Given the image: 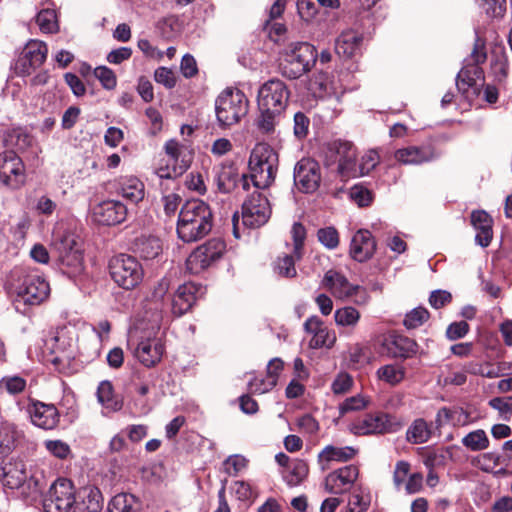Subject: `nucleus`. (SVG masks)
<instances>
[{"label": "nucleus", "instance_id": "nucleus-44", "mask_svg": "<svg viewBox=\"0 0 512 512\" xmlns=\"http://www.w3.org/2000/svg\"><path fill=\"white\" fill-rule=\"evenodd\" d=\"M489 439L483 429H477L462 438V444L471 451H481L489 446Z\"/></svg>", "mask_w": 512, "mask_h": 512}, {"label": "nucleus", "instance_id": "nucleus-46", "mask_svg": "<svg viewBox=\"0 0 512 512\" xmlns=\"http://www.w3.org/2000/svg\"><path fill=\"white\" fill-rule=\"evenodd\" d=\"M334 319L338 326L354 327L360 319V313L356 308L346 306L335 311Z\"/></svg>", "mask_w": 512, "mask_h": 512}, {"label": "nucleus", "instance_id": "nucleus-38", "mask_svg": "<svg viewBox=\"0 0 512 512\" xmlns=\"http://www.w3.org/2000/svg\"><path fill=\"white\" fill-rule=\"evenodd\" d=\"M432 435L431 425L423 418L415 419L406 432V439L412 444L426 443Z\"/></svg>", "mask_w": 512, "mask_h": 512}, {"label": "nucleus", "instance_id": "nucleus-60", "mask_svg": "<svg viewBox=\"0 0 512 512\" xmlns=\"http://www.w3.org/2000/svg\"><path fill=\"white\" fill-rule=\"evenodd\" d=\"M336 341L335 333L323 327L311 340L314 348L327 347L330 348Z\"/></svg>", "mask_w": 512, "mask_h": 512}, {"label": "nucleus", "instance_id": "nucleus-47", "mask_svg": "<svg viewBox=\"0 0 512 512\" xmlns=\"http://www.w3.org/2000/svg\"><path fill=\"white\" fill-rule=\"evenodd\" d=\"M296 260L298 259L296 258L294 251H292L291 254H285L284 256L278 257L274 266L275 272L282 277H295L297 273L295 268Z\"/></svg>", "mask_w": 512, "mask_h": 512}, {"label": "nucleus", "instance_id": "nucleus-22", "mask_svg": "<svg viewBox=\"0 0 512 512\" xmlns=\"http://www.w3.org/2000/svg\"><path fill=\"white\" fill-rule=\"evenodd\" d=\"M417 347L413 339L392 334L384 338L381 352L393 358H409L416 354Z\"/></svg>", "mask_w": 512, "mask_h": 512}, {"label": "nucleus", "instance_id": "nucleus-31", "mask_svg": "<svg viewBox=\"0 0 512 512\" xmlns=\"http://www.w3.org/2000/svg\"><path fill=\"white\" fill-rule=\"evenodd\" d=\"M363 37L354 30L343 31L335 42L336 53L344 58L355 56L361 49Z\"/></svg>", "mask_w": 512, "mask_h": 512}, {"label": "nucleus", "instance_id": "nucleus-37", "mask_svg": "<svg viewBox=\"0 0 512 512\" xmlns=\"http://www.w3.org/2000/svg\"><path fill=\"white\" fill-rule=\"evenodd\" d=\"M259 115L255 120V125L258 131L262 134H272L278 125L283 112L268 109L258 108Z\"/></svg>", "mask_w": 512, "mask_h": 512}, {"label": "nucleus", "instance_id": "nucleus-52", "mask_svg": "<svg viewBox=\"0 0 512 512\" xmlns=\"http://www.w3.org/2000/svg\"><path fill=\"white\" fill-rule=\"evenodd\" d=\"M237 175L230 168H222L217 174L216 183L219 191L229 193L236 185Z\"/></svg>", "mask_w": 512, "mask_h": 512}, {"label": "nucleus", "instance_id": "nucleus-41", "mask_svg": "<svg viewBox=\"0 0 512 512\" xmlns=\"http://www.w3.org/2000/svg\"><path fill=\"white\" fill-rule=\"evenodd\" d=\"M102 498L98 489H90L87 495L74 502L72 512H100Z\"/></svg>", "mask_w": 512, "mask_h": 512}, {"label": "nucleus", "instance_id": "nucleus-53", "mask_svg": "<svg viewBox=\"0 0 512 512\" xmlns=\"http://www.w3.org/2000/svg\"><path fill=\"white\" fill-rule=\"evenodd\" d=\"M291 234L294 254L297 259H301L302 249L306 238V229L301 223L295 222L292 226Z\"/></svg>", "mask_w": 512, "mask_h": 512}, {"label": "nucleus", "instance_id": "nucleus-59", "mask_svg": "<svg viewBox=\"0 0 512 512\" xmlns=\"http://www.w3.org/2000/svg\"><path fill=\"white\" fill-rule=\"evenodd\" d=\"M350 198L360 207L370 205L372 202V193L362 185H354L350 189Z\"/></svg>", "mask_w": 512, "mask_h": 512}, {"label": "nucleus", "instance_id": "nucleus-36", "mask_svg": "<svg viewBox=\"0 0 512 512\" xmlns=\"http://www.w3.org/2000/svg\"><path fill=\"white\" fill-rule=\"evenodd\" d=\"M308 474L309 466L302 459H293L291 464L281 471L282 478L289 487L300 485L307 478Z\"/></svg>", "mask_w": 512, "mask_h": 512}, {"label": "nucleus", "instance_id": "nucleus-51", "mask_svg": "<svg viewBox=\"0 0 512 512\" xmlns=\"http://www.w3.org/2000/svg\"><path fill=\"white\" fill-rule=\"evenodd\" d=\"M429 316L430 314L426 308L417 307L406 314L403 323L408 329H415L426 322Z\"/></svg>", "mask_w": 512, "mask_h": 512}, {"label": "nucleus", "instance_id": "nucleus-61", "mask_svg": "<svg viewBox=\"0 0 512 512\" xmlns=\"http://www.w3.org/2000/svg\"><path fill=\"white\" fill-rule=\"evenodd\" d=\"M275 380L273 378H253L249 381L248 387L251 393L264 394L269 392L275 387Z\"/></svg>", "mask_w": 512, "mask_h": 512}, {"label": "nucleus", "instance_id": "nucleus-3", "mask_svg": "<svg viewBox=\"0 0 512 512\" xmlns=\"http://www.w3.org/2000/svg\"><path fill=\"white\" fill-rule=\"evenodd\" d=\"M317 58V50L312 44L290 43L280 53L279 71L287 79H298L314 67Z\"/></svg>", "mask_w": 512, "mask_h": 512}, {"label": "nucleus", "instance_id": "nucleus-7", "mask_svg": "<svg viewBox=\"0 0 512 512\" xmlns=\"http://www.w3.org/2000/svg\"><path fill=\"white\" fill-rule=\"evenodd\" d=\"M109 270L114 282L124 289H133L143 278V269L140 263L134 257L126 254L113 257L109 264Z\"/></svg>", "mask_w": 512, "mask_h": 512}, {"label": "nucleus", "instance_id": "nucleus-32", "mask_svg": "<svg viewBox=\"0 0 512 512\" xmlns=\"http://www.w3.org/2000/svg\"><path fill=\"white\" fill-rule=\"evenodd\" d=\"M470 423V413L461 407H442L435 417L436 428L450 424L453 427H464Z\"/></svg>", "mask_w": 512, "mask_h": 512}, {"label": "nucleus", "instance_id": "nucleus-20", "mask_svg": "<svg viewBox=\"0 0 512 512\" xmlns=\"http://www.w3.org/2000/svg\"><path fill=\"white\" fill-rule=\"evenodd\" d=\"M338 161V173L343 178H350L357 175L356 171V148L348 141H335L330 146Z\"/></svg>", "mask_w": 512, "mask_h": 512}, {"label": "nucleus", "instance_id": "nucleus-58", "mask_svg": "<svg viewBox=\"0 0 512 512\" xmlns=\"http://www.w3.org/2000/svg\"><path fill=\"white\" fill-rule=\"evenodd\" d=\"M489 406L497 410L505 420L512 415V396L495 397L489 401Z\"/></svg>", "mask_w": 512, "mask_h": 512}, {"label": "nucleus", "instance_id": "nucleus-24", "mask_svg": "<svg viewBox=\"0 0 512 512\" xmlns=\"http://www.w3.org/2000/svg\"><path fill=\"white\" fill-rule=\"evenodd\" d=\"M322 285L338 299L350 298L360 289V286L351 284L344 275L335 270H328L325 273Z\"/></svg>", "mask_w": 512, "mask_h": 512}, {"label": "nucleus", "instance_id": "nucleus-16", "mask_svg": "<svg viewBox=\"0 0 512 512\" xmlns=\"http://www.w3.org/2000/svg\"><path fill=\"white\" fill-rule=\"evenodd\" d=\"M294 181L299 190L305 193L316 191L321 182L319 164L311 158H302L294 168Z\"/></svg>", "mask_w": 512, "mask_h": 512}, {"label": "nucleus", "instance_id": "nucleus-57", "mask_svg": "<svg viewBox=\"0 0 512 512\" xmlns=\"http://www.w3.org/2000/svg\"><path fill=\"white\" fill-rule=\"evenodd\" d=\"M94 76L100 81L105 89L112 90L116 87V75L110 68L106 66H99L94 69Z\"/></svg>", "mask_w": 512, "mask_h": 512}, {"label": "nucleus", "instance_id": "nucleus-40", "mask_svg": "<svg viewBox=\"0 0 512 512\" xmlns=\"http://www.w3.org/2000/svg\"><path fill=\"white\" fill-rule=\"evenodd\" d=\"M139 509L138 499L130 493L115 495L108 505L109 512H138Z\"/></svg>", "mask_w": 512, "mask_h": 512}, {"label": "nucleus", "instance_id": "nucleus-30", "mask_svg": "<svg viewBox=\"0 0 512 512\" xmlns=\"http://www.w3.org/2000/svg\"><path fill=\"white\" fill-rule=\"evenodd\" d=\"M63 248H59V261L63 273L69 277L76 276L83 271V256L79 249H75L71 244L63 243Z\"/></svg>", "mask_w": 512, "mask_h": 512}, {"label": "nucleus", "instance_id": "nucleus-35", "mask_svg": "<svg viewBox=\"0 0 512 512\" xmlns=\"http://www.w3.org/2000/svg\"><path fill=\"white\" fill-rule=\"evenodd\" d=\"M22 432L14 423L2 422L0 424V458L8 456L16 447Z\"/></svg>", "mask_w": 512, "mask_h": 512}, {"label": "nucleus", "instance_id": "nucleus-63", "mask_svg": "<svg viewBox=\"0 0 512 512\" xmlns=\"http://www.w3.org/2000/svg\"><path fill=\"white\" fill-rule=\"evenodd\" d=\"M297 10L304 21L312 20L318 12L315 0H297Z\"/></svg>", "mask_w": 512, "mask_h": 512}, {"label": "nucleus", "instance_id": "nucleus-6", "mask_svg": "<svg viewBox=\"0 0 512 512\" xmlns=\"http://www.w3.org/2000/svg\"><path fill=\"white\" fill-rule=\"evenodd\" d=\"M164 151L169 157L165 166H160L156 174L161 179H175L181 176L190 167L193 152L185 144L179 143L175 139H170L164 144Z\"/></svg>", "mask_w": 512, "mask_h": 512}, {"label": "nucleus", "instance_id": "nucleus-8", "mask_svg": "<svg viewBox=\"0 0 512 512\" xmlns=\"http://www.w3.org/2000/svg\"><path fill=\"white\" fill-rule=\"evenodd\" d=\"M487 59L485 41L477 37L474 42L473 50L466 64L457 74L456 85L459 91L466 93L468 89L476 84L478 79L483 77V70L480 67Z\"/></svg>", "mask_w": 512, "mask_h": 512}, {"label": "nucleus", "instance_id": "nucleus-5", "mask_svg": "<svg viewBox=\"0 0 512 512\" xmlns=\"http://www.w3.org/2000/svg\"><path fill=\"white\" fill-rule=\"evenodd\" d=\"M20 283L15 286L14 306L17 311L26 313L21 309V305L35 306L45 301L49 295L50 288L48 282L36 273H27L22 275Z\"/></svg>", "mask_w": 512, "mask_h": 512}, {"label": "nucleus", "instance_id": "nucleus-48", "mask_svg": "<svg viewBox=\"0 0 512 512\" xmlns=\"http://www.w3.org/2000/svg\"><path fill=\"white\" fill-rule=\"evenodd\" d=\"M36 22L43 33L58 31L56 12L53 9H43L36 16Z\"/></svg>", "mask_w": 512, "mask_h": 512}, {"label": "nucleus", "instance_id": "nucleus-4", "mask_svg": "<svg viewBox=\"0 0 512 512\" xmlns=\"http://www.w3.org/2000/svg\"><path fill=\"white\" fill-rule=\"evenodd\" d=\"M249 101L239 89H225L215 101L216 116L223 127L238 123L248 113Z\"/></svg>", "mask_w": 512, "mask_h": 512}, {"label": "nucleus", "instance_id": "nucleus-49", "mask_svg": "<svg viewBox=\"0 0 512 512\" xmlns=\"http://www.w3.org/2000/svg\"><path fill=\"white\" fill-rule=\"evenodd\" d=\"M329 77L325 72H317L308 80L307 88L316 97H321L328 88Z\"/></svg>", "mask_w": 512, "mask_h": 512}, {"label": "nucleus", "instance_id": "nucleus-12", "mask_svg": "<svg viewBox=\"0 0 512 512\" xmlns=\"http://www.w3.org/2000/svg\"><path fill=\"white\" fill-rule=\"evenodd\" d=\"M290 97L287 85L280 79L266 81L258 91V108L284 112Z\"/></svg>", "mask_w": 512, "mask_h": 512}, {"label": "nucleus", "instance_id": "nucleus-25", "mask_svg": "<svg viewBox=\"0 0 512 512\" xmlns=\"http://www.w3.org/2000/svg\"><path fill=\"white\" fill-rule=\"evenodd\" d=\"M201 293V285L193 282L180 285L172 299V312L177 316L185 314L192 308Z\"/></svg>", "mask_w": 512, "mask_h": 512}, {"label": "nucleus", "instance_id": "nucleus-11", "mask_svg": "<svg viewBox=\"0 0 512 512\" xmlns=\"http://www.w3.org/2000/svg\"><path fill=\"white\" fill-rule=\"evenodd\" d=\"M402 424L385 413L367 414L351 424L350 431L355 435L384 434L396 432Z\"/></svg>", "mask_w": 512, "mask_h": 512}, {"label": "nucleus", "instance_id": "nucleus-18", "mask_svg": "<svg viewBox=\"0 0 512 512\" xmlns=\"http://www.w3.org/2000/svg\"><path fill=\"white\" fill-rule=\"evenodd\" d=\"M27 412L35 426L45 430H52L57 427L60 415L53 404H46L35 399H29Z\"/></svg>", "mask_w": 512, "mask_h": 512}, {"label": "nucleus", "instance_id": "nucleus-2", "mask_svg": "<svg viewBox=\"0 0 512 512\" xmlns=\"http://www.w3.org/2000/svg\"><path fill=\"white\" fill-rule=\"evenodd\" d=\"M212 211L201 200L187 201L181 208L177 233L184 242H194L206 236L212 229Z\"/></svg>", "mask_w": 512, "mask_h": 512}, {"label": "nucleus", "instance_id": "nucleus-19", "mask_svg": "<svg viewBox=\"0 0 512 512\" xmlns=\"http://www.w3.org/2000/svg\"><path fill=\"white\" fill-rule=\"evenodd\" d=\"M127 207L118 200H106L97 204L92 211L95 222L101 225H117L126 220Z\"/></svg>", "mask_w": 512, "mask_h": 512}, {"label": "nucleus", "instance_id": "nucleus-10", "mask_svg": "<svg viewBox=\"0 0 512 512\" xmlns=\"http://www.w3.org/2000/svg\"><path fill=\"white\" fill-rule=\"evenodd\" d=\"M75 488L72 481L59 478L50 487L43 500L45 512H69L75 502Z\"/></svg>", "mask_w": 512, "mask_h": 512}, {"label": "nucleus", "instance_id": "nucleus-14", "mask_svg": "<svg viewBox=\"0 0 512 512\" xmlns=\"http://www.w3.org/2000/svg\"><path fill=\"white\" fill-rule=\"evenodd\" d=\"M44 348L50 355L48 360L56 366L69 364L75 358L73 338L69 337L64 330L57 331L47 338Z\"/></svg>", "mask_w": 512, "mask_h": 512}, {"label": "nucleus", "instance_id": "nucleus-17", "mask_svg": "<svg viewBox=\"0 0 512 512\" xmlns=\"http://www.w3.org/2000/svg\"><path fill=\"white\" fill-rule=\"evenodd\" d=\"M47 54L48 47L44 42L31 40L22 50L16 62V69L22 75H29L32 69L40 67L45 62Z\"/></svg>", "mask_w": 512, "mask_h": 512}, {"label": "nucleus", "instance_id": "nucleus-62", "mask_svg": "<svg viewBox=\"0 0 512 512\" xmlns=\"http://www.w3.org/2000/svg\"><path fill=\"white\" fill-rule=\"evenodd\" d=\"M247 466V460L245 457L241 455H233L229 456L224 461V470L229 475L236 476L240 471H242Z\"/></svg>", "mask_w": 512, "mask_h": 512}, {"label": "nucleus", "instance_id": "nucleus-34", "mask_svg": "<svg viewBox=\"0 0 512 512\" xmlns=\"http://www.w3.org/2000/svg\"><path fill=\"white\" fill-rule=\"evenodd\" d=\"M355 455L356 450L353 447H336L328 445L318 454V462L320 463L322 470H327L330 462H346L352 459Z\"/></svg>", "mask_w": 512, "mask_h": 512}, {"label": "nucleus", "instance_id": "nucleus-39", "mask_svg": "<svg viewBox=\"0 0 512 512\" xmlns=\"http://www.w3.org/2000/svg\"><path fill=\"white\" fill-rule=\"evenodd\" d=\"M97 398L102 406L111 412L119 411L123 406L122 400L114 395L113 386L109 381H102L99 384Z\"/></svg>", "mask_w": 512, "mask_h": 512}, {"label": "nucleus", "instance_id": "nucleus-13", "mask_svg": "<svg viewBox=\"0 0 512 512\" xmlns=\"http://www.w3.org/2000/svg\"><path fill=\"white\" fill-rule=\"evenodd\" d=\"M271 212L267 196L255 191L242 205V223L250 228H258L269 220Z\"/></svg>", "mask_w": 512, "mask_h": 512}, {"label": "nucleus", "instance_id": "nucleus-27", "mask_svg": "<svg viewBox=\"0 0 512 512\" xmlns=\"http://www.w3.org/2000/svg\"><path fill=\"white\" fill-rule=\"evenodd\" d=\"M376 242L368 230L357 231L350 245V255L358 262L369 260L375 253Z\"/></svg>", "mask_w": 512, "mask_h": 512}, {"label": "nucleus", "instance_id": "nucleus-56", "mask_svg": "<svg viewBox=\"0 0 512 512\" xmlns=\"http://www.w3.org/2000/svg\"><path fill=\"white\" fill-rule=\"evenodd\" d=\"M368 405V401L361 395H355L345 399L339 405V413L340 415H344L349 412L359 411L366 408Z\"/></svg>", "mask_w": 512, "mask_h": 512}, {"label": "nucleus", "instance_id": "nucleus-9", "mask_svg": "<svg viewBox=\"0 0 512 512\" xmlns=\"http://www.w3.org/2000/svg\"><path fill=\"white\" fill-rule=\"evenodd\" d=\"M226 244L213 238L198 246L187 258L186 267L192 274H199L217 262L224 254Z\"/></svg>", "mask_w": 512, "mask_h": 512}, {"label": "nucleus", "instance_id": "nucleus-15", "mask_svg": "<svg viewBox=\"0 0 512 512\" xmlns=\"http://www.w3.org/2000/svg\"><path fill=\"white\" fill-rule=\"evenodd\" d=\"M0 180L11 188H19L25 182L22 159L12 150L0 153Z\"/></svg>", "mask_w": 512, "mask_h": 512}, {"label": "nucleus", "instance_id": "nucleus-50", "mask_svg": "<svg viewBox=\"0 0 512 512\" xmlns=\"http://www.w3.org/2000/svg\"><path fill=\"white\" fill-rule=\"evenodd\" d=\"M26 388V380L20 376H5L0 380V391L17 395Z\"/></svg>", "mask_w": 512, "mask_h": 512}, {"label": "nucleus", "instance_id": "nucleus-55", "mask_svg": "<svg viewBox=\"0 0 512 512\" xmlns=\"http://www.w3.org/2000/svg\"><path fill=\"white\" fill-rule=\"evenodd\" d=\"M317 238L319 242L328 249H335L339 245V234L334 227L319 229Z\"/></svg>", "mask_w": 512, "mask_h": 512}, {"label": "nucleus", "instance_id": "nucleus-1", "mask_svg": "<svg viewBox=\"0 0 512 512\" xmlns=\"http://www.w3.org/2000/svg\"><path fill=\"white\" fill-rule=\"evenodd\" d=\"M249 174H243L241 184L248 190L250 182L257 189L268 188L275 180L278 170V154L265 143H258L251 151L249 157Z\"/></svg>", "mask_w": 512, "mask_h": 512}, {"label": "nucleus", "instance_id": "nucleus-29", "mask_svg": "<svg viewBox=\"0 0 512 512\" xmlns=\"http://www.w3.org/2000/svg\"><path fill=\"white\" fill-rule=\"evenodd\" d=\"M471 225L477 230L475 241L481 247H488L493 238V220L484 210H474L471 213Z\"/></svg>", "mask_w": 512, "mask_h": 512}, {"label": "nucleus", "instance_id": "nucleus-64", "mask_svg": "<svg viewBox=\"0 0 512 512\" xmlns=\"http://www.w3.org/2000/svg\"><path fill=\"white\" fill-rule=\"evenodd\" d=\"M470 326L466 321H459L451 323L446 329V337L455 341L461 339L469 332Z\"/></svg>", "mask_w": 512, "mask_h": 512}, {"label": "nucleus", "instance_id": "nucleus-54", "mask_svg": "<svg viewBox=\"0 0 512 512\" xmlns=\"http://www.w3.org/2000/svg\"><path fill=\"white\" fill-rule=\"evenodd\" d=\"M479 6L490 17H502L506 12V0H479Z\"/></svg>", "mask_w": 512, "mask_h": 512}, {"label": "nucleus", "instance_id": "nucleus-45", "mask_svg": "<svg viewBox=\"0 0 512 512\" xmlns=\"http://www.w3.org/2000/svg\"><path fill=\"white\" fill-rule=\"evenodd\" d=\"M5 143L18 150L27 149L32 143V137L21 128L11 129L6 133Z\"/></svg>", "mask_w": 512, "mask_h": 512}, {"label": "nucleus", "instance_id": "nucleus-33", "mask_svg": "<svg viewBox=\"0 0 512 512\" xmlns=\"http://www.w3.org/2000/svg\"><path fill=\"white\" fill-rule=\"evenodd\" d=\"M117 192L127 201L138 203L144 199V184L135 176L120 177L117 182Z\"/></svg>", "mask_w": 512, "mask_h": 512}, {"label": "nucleus", "instance_id": "nucleus-42", "mask_svg": "<svg viewBox=\"0 0 512 512\" xmlns=\"http://www.w3.org/2000/svg\"><path fill=\"white\" fill-rule=\"evenodd\" d=\"M136 249L142 258L149 260L156 258L160 254L162 246L158 238L144 237L137 240Z\"/></svg>", "mask_w": 512, "mask_h": 512}, {"label": "nucleus", "instance_id": "nucleus-28", "mask_svg": "<svg viewBox=\"0 0 512 512\" xmlns=\"http://www.w3.org/2000/svg\"><path fill=\"white\" fill-rule=\"evenodd\" d=\"M26 478V467L22 460L11 459L0 466V481L5 487L19 488Z\"/></svg>", "mask_w": 512, "mask_h": 512}, {"label": "nucleus", "instance_id": "nucleus-26", "mask_svg": "<svg viewBox=\"0 0 512 512\" xmlns=\"http://www.w3.org/2000/svg\"><path fill=\"white\" fill-rule=\"evenodd\" d=\"M164 346L158 338L141 340L134 349V356L145 367L158 364L163 356Z\"/></svg>", "mask_w": 512, "mask_h": 512}, {"label": "nucleus", "instance_id": "nucleus-21", "mask_svg": "<svg viewBox=\"0 0 512 512\" xmlns=\"http://www.w3.org/2000/svg\"><path fill=\"white\" fill-rule=\"evenodd\" d=\"M359 475L358 467L348 465L329 473L325 478V489L332 494H342L348 491Z\"/></svg>", "mask_w": 512, "mask_h": 512}, {"label": "nucleus", "instance_id": "nucleus-43", "mask_svg": "<svg viewBox=\"0 0 512 512\" xmlns=\"http://www.w3.org/2000/svg\"><path fill=\"white\" fill-rule=\"evenodd\" d=\"M376 374L379 380L384 381L391 386H395L405 378V369L399 365L388 364L381 366L377 370Z\"/></svg>", "mask_w": 512, "mask_h": 512}, {"label": "nucleus", "instance_id": "nucleus-23", "mask_svg": "<svg viewBox=\"0 0 512 512\" xmlns=\"http://www.w3.org/2000/svg\"><path fill=\"white\" fill-rule=\"evenodd\" d=\"M397 162L404 165H421L437 158L432 145L408 146L398 149L394 153Z\"/></svg>", "mask_w": 512, "mask_h": 512}]
</instances>
